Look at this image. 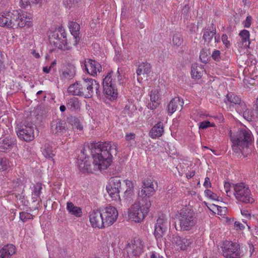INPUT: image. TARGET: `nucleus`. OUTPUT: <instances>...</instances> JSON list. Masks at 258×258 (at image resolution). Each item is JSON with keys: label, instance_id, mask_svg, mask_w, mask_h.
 Wrapping results in <instances>:
<instances>
[{"label": "nucleus", "instance_id": "f257e3e1", "mask_svg": "<svg viewBox=\"0 0 258 258\" xmlns=\"http://www.w3.org/2000/svg\"><path fill=\"white\" fill-rule=\"evenodd\" d=\"M118 152L117 145L109 142L92 143L90 146L84 147L81 150L78 159H84L89 157L88 154L91 153L93 159V166L96 169H106L111 164L113 155Z\"/></svg>", "mask_w": 258, "mask_h": 258}, {"label": "nucleus", "instance_id": "f03ea898", "mask_svg": "<svg viewBox=\"0 0 258 258\" xmlns=\"http://www.w3.org/2000/svg\"><path fill=\"white\" fill-rule=\"evenodd\" d=\"M32 25L31 19L27 18L21 11H6L0 14V26L8 28H23Z\"/></svg>", "mask_w": 258, "mask_h": 258}, {"label": "nucleus", "instance_id": "7ed1b4c3", "mask_svg": "<svg viewBox=\"0 0 258 258\" xmlns=\"http://www.w3.org/2000/svg\"><path fill=\"white\" fill-rule=\"evenodd\" d=\"M252 136L249 130H241L238 131L235 137H231L232 150L240 156L247 157L251 153L249 146L252 142Z\"/></svg>", "mask_w": 258, "mask_h": 258}, {"label": "nucleus", "instance_id": "20e7f679", "mask_svg": "<svg viewBox=\"0 0 258 258\" xmlns=\"http://www.w3.org/2000/svg\"><path fill=\"white\" fill-rule=\"evenodd\" d=\"M151 206V203H146L137 198L129 210V218L136 222H141L149 213Z\"/></svg>", "mask_w": 258, "mask_h": 258}, {"label": "nucleus", "instance_id": "39448f33", "mask_svg": "<svg viewBox=\"0 0 258 258\" xmlns=\"http://www.w3.org/2000/svg\"><path fill=\"white\" fill-rule=\"evenodd\" d=\"M180 231L192 229L197 222L196 214L190 209H185L180 211L178 215Z\"/></svg>", "mask_w": 258, "mask_h": 258}, {"label": "nucleus", "instance_id": "423d86ee", "mask_svg": "<svg viewBox=\"0 0 258 258\" xmlns=\"http://www.w3.org/2000/svg\"><path fill=\"white\" fill-rule=\"evenodd\" d=\"M234 196L239 202L252 204L254 200L248 186L243 182L233 184Z\"/></svg>", "mask_w": 258, "mask_h": 258}, {"label": "nucleus", "instance_id": "0eeeda50", "mask_svg": "<svg viewBox=\"0 0 258 258\" xmlns=\"http://www.w3.org/2000/svg\"><path fill=\"white\" fill-rule=\"evenodd\" d=\"M113 72L107 74L103 80V92L106 98L110 100H114L117 97L118 93L115 86L113 82Z\"/></svg>", "mask_w": 258, "mask_h": 258}, {"label": "nucleus", "instance_id": "6e6552de", "mask_svg": "<svg viewBox=\"0 0 258 258\" xmlns=\"http://www.w3.org/2000/svg\"><path fill=\"white\" fill-rule=\"evenodd\" d=\"M155 192L153 180L147 178L143 181L142 188L138 192V198L146 203H151L150 198Z\"/></svg>", "mask_w": 258, "mask_h": 258}, {"label": "nucleus", "instance_id": "1a4fd4ad", "mask_svg": "<svg viewBox=\"0 0 258 258\" xmlns=\"http://www.w3.org/2000/svg\"><path fill=\"white\" fill-rule=\"evenodd\" d=\"M18 138L26 142H30L34 139V127L29 123L24 122L16 128Z\"/></svg>", "mask_w": 258, "mask_h": 258}, {"label": "nucleus", "instance_id": "9d476101", "mask_svg": "<svg viewBox=\"0 0 258 258\" xmlns=\"http://www.w3.org/2000/svg\"><path fill=\"white\" fill-rule=\"evenodd\" d=\"M223 255L227 258H239L240 256L239 245L237 243L226 241L222 247Z\"/></svg>", "mask_w": 258, "mask_h": 258}, {"label": "nucleus", "instance_id": "9b49d317", "mask_svg": "<svg viewBox=\"0 0 258 258\" xmlns=\"http://www.w3.org/2000/svg\"><path fill=\"white\" fill-rule=\"evenodd\" d=\"M121 189V180L119 177H112L109 179L108 184L106 186L107 192L113 200L119 199V193Z\"/></svg>", "mask_w": 258, "mask_h": 258}, {"label": "nucleus", "instance_id": "f8f14e48", "mask_svg": "<svg viewBox=\"0 0 258 258\" xmlns=\"http://www.w3.org/2000/svg\"><path fill=\"white\" fill-rule=\"evenodd\" d=\"M86 87L87 92L85 94V98H89L92 97L95 91L97 96L101 94L100 87L98 82L91 78L84 79V84L82 85Z\"/></svg>", "mask_w": 258, "mask_h": 258}, {"label": "nucleus", "instance_id": "ddd939ff", "mask_svg": "<svg viewBox=\"0 0 258 258\" xmlns=\"http://www.w3.org/2000/svg\"><path fill=\"white\" fill-rule=\"evenodd\" d=\"M105 226L113 224L118 217V211L112 206H107L101 210Z\"/></svg>", "mask_w": 258, "mask_h": 258}, {"label": "nucleus", "instance_id": "4468645a", "mask_svg": "<svg viewBox=\"0 0 258 258\" xmlns=\"http://www.w3.org/2000/svg\"><path fill=\"white\" fill-rule=\"evenodd\" d=\"M68 128L65 121L61 119H53L50 123V132L55 135L60 136L66 133Z\"/></svg>", "mask_w": 258, "mask_h": 258}, {"label": "nucleus", "instance_id": "2eb2a0df", "mask_svg": "<svg viewBox=\"0 0 258 258\" xmlns=\"http://www.w3.org/2000/svg\"><path fill=\"white\" fill-rule=\"evenodd\" d=\"M143 248L142 241L139 238L134 239L126 246L127 253L135 256H139L143 252Z\"/></svg>", "mask_w": 258, "mask_h": 258}, {"label": "nucleus", "instance_id": "dca6fc26", "mask_svg": "<svg viewBox=\"0 0 258 258\" xmlns=\"http://www.w3.org/2000/svg\"><path fill=\"white\" fill-rule=\"evenodd\" d=\"M89 220L93 228H102L105 227L101 210H93L90 212Z\"/></svg>", "mask_w": 258, "mask_h": 258}, {"label": "nucleus", "instance_id": "f3484780", "mask_svg": "<svg viewBox=\"0 0 258 258\" xmlns=\"http://www.w3.org/2000/svg\"><path fill=\"white\" fill-rule=\"evenodd\" d=\"M168 219L163 215L159 217L155 226L154 235L156 239L160 238L167 228Z\"/></svg>", "mask_w": 258, "mask_h": 258}, {"label": "nucleus", "instance_id": "a211bd4d", "mask_svg": "<svg viewBox=\"0 0 258 258\" xmlns=\"http://www.w3.org/2000/svg\"><path fill=\"white\" fill-rule=\"evenodd\" d=\"M83 69L86 71L89 74L95 76L97 73L102 71V67L99 63L92 59L85 60L84 65H82Z\"/></svg>", "mask_w": 258, "mask_h": 258}, {"label": "nucleus", "instance_id": "6ab92c4d", "mask_svg": "<svg viewBox=\"0 0 258 258\" xmlns=\"http://www.w3.org/2000/svg\"><path fill=\"white\" fill-rule=\"evenodd\" d=\"M57 37V32H52L51 33L49 36L50 44L55 48H57L61 50H70L71 49V47L68 44L67 39H56V37Z\"/></svg>", "mask_w": 258, "mask_h": 258}, {"label": "nucleus", "instance_id": "aec40b11", "mask_svg": "<svg viewBox=\"0 0 258 258\" xmlns=\"http://www.w3.org/2000/svg\"><path fill=\"white\" fill-rule=\"evenodd\" d=\"M16 145V140L11 136H4L0 138V151L8 152Z\"/></svg>", "mask_w": 258, "mask_h": 258}, {"label": "nucleus", "instance_id": "412c9836", "mask_svg": "<svg viewBox=\"0 0 258 258\" xmlns=\"http://www.w3.org/2000/svg\"><path fill=\"white\" fill-rule=\"evenodd\" d=\"M226 105H229L230 108H233L238 105L241 106L242 110L245 108V104L241 103L240 97L233 93H229L224 99Z\"/></svg>", "mask_w": 258, "mask_h": 258}, {"label": "nucleus", "instance_id": "4be33fe9", "mask_svg": "<svg viewBox=\"0 0 258 258\" xmlns=\"http://www.w3.org/2000/svg\"><path fill=\"white\" fill-rule=\"evenodd\" d=\"M77 164L82 172H92L93 170H100V169H96L93 166V164H91V161H89V157L85 156L84 159H78Z\"/></svg>", "mask_w": 258, "mask_h": 258}, {"label": "nucleus", "instance_id": "5701e85b", "mask_svg": "<svg viewBox=\"0 0 258 258\" xmlns=\"http://www.w3.org/2000/svg\"><path fill=\"white\" fill-rule=\"evenodd\" d=\"M76 75V68L75 66L70 63L64 65L62 69V73L60 75L61 80H70L73 79Z\"/></svg>", "mask_w": 258, "mask_h": 258}, {"label": "nucleus", "instance_id": "b1692460", "mask_svg": "<svg viewBox=\"0 0 258 258\" xmlns=\"http://www.w3.org/2000/svg\"><path fill=\"white\" fill-rule=\"evenodd\" d=\"M173 239L176 246L182 250L186 249L194 242V238L189 236H175Z\"/></svg>", "mask_w": 258, "mask_h": 258}, {"label": "nucleus", "instance_id": "393cba45", "mask_svg": "<svg viewBox=\"0 0 258 258\" xmlns=\"http://www.w3.org/2000/svg\"><path fill=\"white\" fill-rule=\"evenodd\" d=\"M160 104L159 90L157 89L152 90L150 93V102L147 105L149 109L155 110Z\"/></svg>", "mask_w": 258, "mask_h": 258}, {"label": "nucleus", "instance_id": "a878e982", "mask_svg": "<svg viewBox=\"0 0 258 258\" xmlns=\"http://www.w3.org/2000/svg\"><path fill=\"white\" fill-rule=\"evenodd\" d=\"M183 103V100L179 97L172 98L167 106V111L168 114L171 115L176 111L179 107H180L181 109Z\"/></svg>", "mask_w": 258, "mask_h": 258}, {"label": "nucleus", "instance_id": "bb28decb", "mask_svg": "<svg viewBox=\"0 0 258 258\" xmlns=\"http://www.w3.org/2000/svg\"><path fill=\"white\" fill-rule=\"evenodd\" d=\"M68 26L72 35L75 39L74 45H77L80 40V25L76 22L71 21L69 23Z\"/></svg>", "mask_w": 258, "mask_h": 258}, {"label": "nucleus", "instance_id": "cd10ccee", "mask_svg": "<svg viewBox=\"0 0 258 258\" xmlns=\"http://www.w3.org/2000/svg\"><path fill=\"white\" fill-rule=\"evenodd\" d=\"M15 252V245L12 244L6 245L0 249V258H11Z\"/></svg>", "mask_w": 258, "mask_h": 258}, {"label": "nucleus", "instance_id": "c85d7f7f", "mask_svg": "<svg viewBox=\"0 0 258 258\" xmlns=\"http://www.w3.org/2000/svg\"><path fill=\"white\" fill-rule=\"evenodd\" d=\"M123 108L122 113L124 116H131L137 110L135 105L132 100H126L123 104Z\"/></svg>", "mask_w": 258, "mask_h": 258}, {"label": "nucleus", "instance_id": "c756f323", "mask_svg": "<svg viewBox=\"0 0 258 258\" xmlns=\"http://www.w3.org/2000/svg\"><path fill=\"white\" fill-rule=\"evenodd\" d=\"M164 132L163 123L159 122L156 123L151 130L150 136L152 139L161 137Z\"/></svg>", "mask_w": 258, "mask_h": 258}, {"label": "nucleus", "instance_id": "7c9ffc66", "mask_svg": "<svg viewBox=\"0 0 258 258\" xmlns=\"http://www.w3.org/2000/svg\"><path fill=\"white\" fill-rule=\"evenodd\" d=\"M216 34V27L212 24L211 26L206 28L204 31L203 39L205 41L210 43Z\"/></svg>", "mask_w": 258, "mask_h": 258}, {"label": "nucleus", "instance_id": "2f4dec72", "mask_svg": "<svg viewBox=\"0 0 258 258\" xmlns=\"http://www.w3.org/2000/svg\"><path fill=\"white\" fill-rule=\"evenodd\" d=\"M151 65L149 63L143 62L138 66L136 71L137 76H140L142 74L149 76L151 72Z\"/></svg>", "mask_w": 258, "mask_h": 258}, {"label": "nucleus", "instance_id": "473e14b6", "mask_svg": "<svg viewBox=\"0 0 258 258\" xmlns=\"http://www.w3.org/2000/svg\"><path fill=\"white\" fill-rule=\"evenodd\" d=\"M68 91V93L72 95L82 96L83 92L80 82H76L75 83L71 85L69 87Z\"/></svg>", "mask_w": 258, "mask_h": 258}, {"label": "nucleus", "instance_id": "72a5a7b5", "mask_svg": "<svg viewBox=\"0 0 258 258\" xmlns=\"http://www.w3.org/2000/svg\"><path fill=\"white\" fill-rule=\"evenodd\" d=\"M43 185L40 182L37 183L33 187V189L32 192V199L33 202L36 201H41L40 195L42 193V189Z\"/></svg>", "mask_w": 258, "mask_h": 258}, {"label": "nucleus", "instance_id": "f704fd0d", "mask_svg": "<svg viewBox=\"0 0 258 258\" xmlns=\"http://www.w3.org/2000/svg\"><path fill=\"white\" fill-rule=\"evenodd\" d=\"M67 209L69 213L77 217H80L82 215V209L75 206L72 202H68L67 205Z\"/></svg>", "mask_w": 258, "mask_h": 258}, {"label": "nucleus", "instance_id": "c9c22d12", "mask_svg": "<svg viewBox=\"0 0 258 258\" xmlns=\"http://www.w3.org/2000/svg\"><path fill=\"white\" fill-rule=\"evenodd\" d=\"M42 154L46 158L52 159L55 154V149H53L49 144H45L42 150Z\"/></svg>", "mask_w": 258, "mask_h": 258}, {"label": "nucleus", "instance_id": "e433bc0d", "mask_svg": "<svg viewBox=\"0 0 258 258\" xmlns=\"http://www.w3.org/2000/svg\"><path fill=\"white\" fill-rule=\"evenodd\" d=\"M80 105L78 98L73 97L67 101V107L71 111H75L80 108Z\"/></svg>", "mask_w": 258, "mask_h": 258}, {"label": "nucleus", "instance_id": "4c0bfd02", "mask_svg": "<svg viewBox=\"0 0 258 258\" xmlns=\"http://www.w3.org/2000/svg\"><path fill=\"white\" fill-rule=\"evenodd\" d=\"M239 36L241 38V41L244 47H248L250 44L249 42V32L247 30H243L240 31Z\"/></svg>", "mask_w": 258, "mask_h": 258}, {"label": "nucleus", "instance_id": "58836bf2", "mask_svg": "<svg viewBox=\"0 0 258 258\" xmlns=\"http://www.w3.org/2000/svg\"><path fill=\"white\" fill-rule=\"evenodd\" d=\"M10 167L9 160L5 157L0 156V171H6Z\"/></svg>", "mask_w": 258, "mask_h": 258}, {"label": "nucleus", "instance_id": "ea45409f", "mask_svg": "<svg viewBox=\"0 0 258 258\" xmlns=\"http://www.w3.org/2000/svg\"><path fill=\"white\" fill-rule=\"evenodd\" d=\"M203 70L200 67H192L191 68V74L193 78L199 79L202 76Z\"/></svg>", "mask_w": 258, "mask_h": 258}, {"label": "nucleus", "instance_id": "a19ab883", "mask_svg": "<svg viewBox=\"0 0 258 258\" xmlns=\"http://www.w3.org/2000/svg\"><path fill=\"white\" fill-rule=\"evenodd\" d=\"M245 108H246L245 106ZM243 110V116L246 120L250 122L254 119V115L252 110L246 108H244Z\"/></svg>", "mask_w": 258, "mask_h": 258}, {"label": "nucleus", "instance_id": "79ce46f5", "mask_svg": "<svg viewBox=\"0 0 258 258\" xmlns=\"http://www.w3.org/2000/svg\"><path fill=\"white\" fill-rule=\"evenodd\" d=\"M210 52L208 50L203 49L200 53V59L204 63H207L209 60V54Z\"/></svg>", "mask_w": 258, "mask_h": 258}, {"label": "nucleus", "instance_id": "37998d69", "mask_svg": "<svg viewBox=\"0 0 258 258\" xmlns=\"http://www.w3.org/2000/svg\"><path fill=\"white\" fill-rule=\"evenodd\" d=\"M33 215L30 213L22 212L20 213V219L23 222H26L29 220L33 219Z\"/></svg>", "mask_w": 258, "mask_h": 258}, {"label": "nucleus", "instance_id": "c03bdc74", "mask_svg": "<svg viewBox=\"0 0 258 258\" xmlns=\"http://www.w3.org/2000/svg\"><path fill=\"white\" fill-rule=\"evenodd\" d=\"M41 0H21L20 4L22 7L26 8L31 4H38L40 3Z\"/></svg>", "mask_w": 258, "mask_h": 258}, {"label": "nucleus", "instance_id": "a18cd8bd", "mask_svg": "<svg viewBox=\"0 0 258 258\" xmlns=\"http://www.w3.org/2000/svg\"><path fill=\"white\" fill-rule=\"evenodd\" d=\"M173 43L175 45L179 46L182 43V38L179 34H175L173 36Z\"/></svg>", "mask_w": 258, "mask_h": 258}, {"label": "nucleus", "instance_id": "49530a36", "mask_svg": "<svg viewBox=\"0 0 258 258\" xmlns=\"http://www.w3.org/2000/svg\"><path fill=\"white\" fill-rule=\"evenodd\" d=\"M204 192L206 196L208 197L209 199L215 201L217 200L218 197L216 194L213 192L211 190L207 189L205 190Z\"/></svg>", "mask_w": 258, "mask_h": 258}, {"label": "nucleus", "instance_id": "de8ad7c7", "mask_svg": "<svg viewBox=\"0 0 258 258\" xmlns=\"http://www.w3.org/2000/svg\"><path fill=\"white\" fill-rule=\"evenodd\" d=\"M53 32H57L58 37H56V39L62 40L67 39V35L66 32L61 29H59L57 30L54 31Z\"/></svg>", "mask_w": 258, "mask_h": 258}, {"label": "nucleus", "instance_id": "09e8293b", "mask_svg": "<svg viewBox=\"0 0 258 258\" xmlns=\"http://www.w3.org/2000/svg\"><path fill=\"white\" fill-rule=\"evenodd\" d=\"M190 7L188 5H185L182 10L181 15L183 16V18L185 19H187L188 17V12L189 11Z\"/></svg>", "mask_w": 258, "mask_h": 258}, {"label": "nucleus", "instance_id": "8fccbe9b", "mask_svg": "<svg viewBox=\"0 0 258 258\" xmlns=\"http://www.w3.org/2000/svg\"><path fill=\"white\" fill-rule=\"evenodd\" d=\"M83 128V126L81 124L79 120L77 118H75L74 123L73 124V128L77 129L79 131H82Z\"/></svg>", "mask_w": 258, "mask_h": 258}, {"label": "nucleus", "instance_id": "3c124183", "mask_svg": "<svg viewBox=\"0 0 258 258\" xmlns=\"http://www.w3.org/2000/svg\"><path fill=\"white\" fill-rule=\"evenodd\" d=\"M214 125L211 124L210 121H202L200 123V125L199 126L200 129H206L210 126H213Z\"/></svg>", "mask_w": 258, "mask_h": 258}, {"label": "nucleus", "instance_id": "603ef678", "mask_svg": "<svg viewBox=\"0 0 258 258\" xmlns=\"http://www.w3.org/2000/svg\"><path fill=\"white\" fill-rule=\"evenodd\" d=\"M220 51L218 50H215L212 54L213 59L216 61H219L220 59Z\"/></svg>", "mask_w": 258, "mask_h": 258}, {"label": "nucleus", "instance_id": "864d4df0", "mask_svg": "<svg viewBox=\"0 0 258 258\" xmlns=\"http://www.w3.org/2000/svg\"><path fill=\"white\" fill-rule=\"evenodd\" d=\"M222 41L223 44L227 47H228L230 45L229 41L228 40V36L226 34H223L222 36Z\"/></svg>", "mask_w": 258, "mask_h": 258}, {"label": "nucleus", "instance_id": "5fc2aeb1", "mask_svg": "<svg viewBox=\"0 0 258 258\" xmlns=\"http://www.w3.org/2000/svg\"><path fill=\"white\" fill-rule=\"evenodd\" d=\"M251 17L248 16L246 17L245 20L243 22V24L245 27L248 28L251 25Z\"/></svg>", "mask_w": 258, "mask_h": 258}, {"label": "nucleus", "instance_id": "6e6d98bb", "mask_svg": "<svg viewBox=\"0 0 258 258\" xmlns=\"http://www.w3.org/2000/svg\"><path fill=\"white\" fill-rule=\"evenodd\" d=\"M133 194V189H126L124 192V197L126 199H128L131 197Z\"/></svg>", "mask_w": 258, "mask_h": 258}, {"label": "nucleus", "instance_id": "4d7b16f0", "mask_svg": "<svg viewBox=\"0 0 258 258\" xmlns=\"http://www.w3.org/2000/svg\"><path fill=\"white\" fill-rule=\"evenodd\" d=\"M203 185L207 188L211 186L210 179L208 177L205 178Z\"/></svg>", "mask_w": 258, "mask_h": 258}, {"label": "nucleus", "instance_id": "13d9d810", "mask_svg": "<svg viewBox=\"0 0 258 258\" xmlns=\"http://www.w3.org/2000/svg\"><path fill=\"white\" fill-rule=\"evenodd\" d=\"M125 184L127 188L126 189H133L134 188V184L133 182L128 180H126L125 181Z\"/></svg>", "mask_w": 258, "mask_h": 258}, {"label": "nucleus", "instance_id": "bf43d9fd", "mask_svg": "<svg viewBox=\"0 0 258 258\" xmlns=\"http://www.w3.org/2000/svg\"><path fill=\"white\" fill-rule=\"evenodd\" d=\"M234 226L235 227L238 228L239 229H243L244 228V226L238 221L235 222Z\"/></svg>", "mask_w": 258, "mask_h": 258}, {"label": "nucleus", "instance_id": "052dcab7", "mask_svg": "<svg viewBox=\"0 0 258 258\" xmlns=\"http://www.w3.org/2000/svg\"><path fill=\"white\" fill-rule=\"evenodd\" d=\"M134 138H135V134H134L130 133V134H127L125 136V139L127 141H131L132 140L134 139Z\"/></svg>", "mask_w": 258, "mask_h": 258}, {"label": "nucleus", "instance_id": "680f3d73", "mask_svg": "<svg viewBox=\"0 0 258 258\" xmlns=\"http://www.w3.org/2000/svg\"><path fill=\"white\" fill-rule=\"evenodd\" d=\"M231 185L229 183H226L225 182L224 184V189L225 191L227 193V194H228V192L230 191ZM228 196V195H227Z\"/></svg>", "mask_w": 258, "mask_h": 258}, {"label": "nucleus", "instance_id": "e2e57ef3", "mask_svg": "<svg viewBox=\"0 0 258 258\" xmlns=\"http://www.w3.org/2000/svg\"><path fill=\"white\" fill-rule=\"evenodd\" d=\"M84 84V80L82 82H80V84L81 86V88H82V96H84L85 97V94L86 92H87V88L86 87H84L83 86H82Z\"/></svg>", "mask_w": 258, "mask_h": 258}, {"label": "nucleus", "instance_id": "0e129e2a", "mask_svg": "<svg viewBox=\"0 0 258 258\" xmlns=\"http://www.w3.org/2000/svg\"><path fill=\"white\" fill-rule=\"evenodd\" d=\"M31 53L36 58H39L40 57V55L38 52H37L35 50H33Z\"/></svg>", "mask_w": 258, "mask_h": 258}, {"label": "nucleus", "instance_id": "69168bd1", "mask_svg": "<svg viewBox=\"0 0 258 258\" xmlns=\"http://www.w3.org/2000/svg\"><path fill=\"white\" fill-rule=\"evenodd\" d=\"M50 67H43V71L45 73H49L50 72Z\"/></svg>", "mask_w": 258, "mask_h": 258}, {"label": "nucleus", "instance_id": "338daca9", "mask_svg": "<svg viewBox=\"0 0 258 258\" xmlns=\"http://www.w3.org/2000/svg\"><path fill=\"white\" fill-rule=\"evenodd\" d=\"M189 27H190V29H189L190 31H191V32H195V25L194 24H190Z\"/></svg>", "mask_w": 258, "mask_h": 258}, {"label": "nucleus", "instance_id": "774afa93", "mask_svg": "<svg viewBox=\"0 0 258 258\" xmlns=\"http://www.w3.org/2000/svg\"><path fill=\"white\" fill-rule=\"evenodd\" d=\"M61 112H64L66 110V107L64 105H61L59 107Z\"/></svg>", "mask_w": 258, "mask_h": 258}]
</instances>
